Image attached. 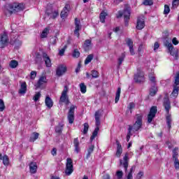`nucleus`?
<instances>
[{"label":"nucleus","mask_w":179,"mask_h":179,"mask_svg":"<svg viewBox=\"0 0 179 179\" xmlns=\"http://www.w3.org/2000/svg\"><path fill=\"white\" fill-rule=\"evenodd\" d=\"M163 106L167 114L166 117V125L169 129H171V122H173V120L171 119V115H170V110H171V103L170 102V99H169V96H165L164 98Z\"/></svg>","instance_id":"nucleus-1"},{"label":"nucleus","mask_w":179,"mask_h":179,"mask_svg":"<svg viewBox=\"0 0 179 179\" xmlns=\"http://www.w3.org/2000/svg\"><path fill=\"white\" fill-rule=\"evenodd\" d=\"M94 117H95V125L96 127L94 130L92 135L90 138L91 142L94 141V139L96 138V136H97L99 134V131H100V124H101L100 118H101V110H99L96 111L94 114Z\"/></svg>","instance_id":"nucleus-2"},{"label":"nucleus","mask_w":179,"mask_h":179,"mask_svg":"<svg viewBox=\"0 0 179 179\" xmlns=\"http://www.w3.org/2000/svg\"><path fill=\"white\" fill-rule=\"evenodd\" d=\"M7 10L10 15L17 13V12H22V10H24V4L19 3L8 4Z\"/></svg>","instance_id":"nucleus-3"},{"label":"nucleus","mask_w":179,"mask_h":179,"mask_svg":"<svg viewBox=\"0 0 179 179\" xmlns=\"http://www.w3.org/2000/svg\"><path fill=\"white\" fill-rule=\"evenodd\" d=\"M135 120V123L133 126H129V128L131 127V131L134 129V131H138L142 128V125H143V113L136 114Z\"/></svg>","instance_id":"nucleus-4"},{"label":"nucleus","mask_w":179,"mask_h":179,"mask_svg":"<svg viewBox=\"0 0 179 179\" xmlns=\"http://www.w3.org/2000/svg\"><path fill=\"white\" fill-rule=\"evenodd\" d=\"M59 103H64L66 106H69V96H68V86L65 85L64 90L62 92V95L60 96Z\"/></svg>","instance_id":"nucleus-5"},{"label":"nucleus","mask_w":179,"mask_h":179,"mask_svg":"<svg viewBox=\"0 0 179 179\" xmlns=\"http://www.w3.org/2000/svg\"><path fill=\"white\" fill-rule=\"evenodd\" d=\"M72 173H73V162L72 159L67 158L65 173L66 176H71Z\"/></svg>","instance_id":"nucleus-6"},{"label":"nucleus","mask_w":179,"mask_h":179,"mask_svg":"<svg viewBox=\"0 0 179 179\" xmlns=\"http://www.w3.org/2000/svg\"><path fill=\"white\" fill-rule=\"evenodd\" d=\"M157 113V106H152L148 115V124L152 123V122L153 121V118L156 117Z\"/></svg>","instance_id":"nucleus-7"},{"label":"nucleus","mask_w":179,"mask_h":179,"mask_svg":"<svg viewBox=\"0 0 179 179\" xmlns=\"http://www.w3.org/2000/svg\"><path fill=\"white\" fill-rule=\"evenodd\" d=\"M120 166H122L124 167V172L128 173V166L129 164V157L127 152L124 155V156L123 157V160L122 159L120 160Z\"/></svg>","instance_id":"nucleus-8"},{"label":"nucleus","mask_w":179,"mask_h":179,"mask_svg":"<svg viewBox=\"0 0 179 179\" xmlns=\"http://www.w3.org/2000/svg\"><path fill=\"white\" fill-rule=\"evenodd\" d=\"M75 108H76V106L72 105L69 110L67 118L70 124L75 121Z\"/></svg>","instance_id":"nucleus-9"},{"label":"nucleus","mask_w":179,"mask_h":179,"mask_svg":"<svg viewBox=\"0 0 179 179\" xmlns=\"http://www.w3.org/2000/svg\"><path fill=\"white\" fill-rule=\"evenodd\" d=\"M8 35L6 33L1 34L0 48H4V47H6V45H8Z\"/></svg>","instance_id":"nucleus-10"},{"label":"nucleus","mask_w":179,"mask_h":179,"mask_svg":"<svg viewBox=\"0 0 179 179\" xmlns=\"http://www.w3.org/2000/svg\"><path fill=\"white\" fill-rule=\"evenodd\" d=\"M122 15L124 16V19H129L131 17V8L126 7L124 9L123 13L119 11L117 17H122Z\"/></svg>","instance_id":"nucleus-11"},{"label":"nucleus","mask_w":179,"mask_h":179,"mask_svg":"<svg viewBox=\"0 0 179 179\" xmlns=\"http://www.w3.org/2000/svg\"><path fill=\"white\" fill-rule=\"evenodd\" d=\"M134 80L136 83H143L145 82V75L141 71H138L136 74L134 75Z\"/></svg>","instance_id":"nucleus-12"},{"label":"nucleus","mask_w":179,"mask_h":179,"mask_svg":"<svg viewBox=\"0 0 179 179\" xmlns=\"http://www.w3.org/2000/svg\"><path fill=\"white\" fill-rule=\"evenodd\" d=\"M47 82H48L47 77H45V76H42L39 78L35 86L36 89H41L44 83H47Z\"/></svg>","instance_id":"nucleus-13"},{"label":"nucleus","mask_w":179,"mask_h":179,"mask_svg":"<svg viewBox=\"0 0 179 179\" xmlns=\"http://www.w3.org/2000/svg\"><path fill=\"white\" fill-rule=\"evenodd\" d=\"M75 26H76V29L74 30V34L77 37H79L80 36L79 31L82 30V25L80 24V20L78 18L75 19Z\"/></svg>","instance_id":"nucleus-14"},{"label":"nucleus","mask_w":179,"mask_h":179,"mask_svg":"<svg viewBox=\"0 0 179 179\" xmlns=\"http://www.w3.org/2000/svg\"><path fill=\"white\" fill-rule=\"evenodd\" d=\"M137 30H142L143 27H145V19L143 17H138L137 19V24H136Z\"/></svg>","instance_id":"nucleus-15"},{"label":"nucleus","mask_w":179,"mask_h":179,"mask_svg":"<svg viewBox=\"0 0 179 179\" xmlns=\"http://www.w3.org/2000/svg\"><path fill=\"white\" fill-rule=\"evenodd\" d=\"M43 59L45 62V66L47 68H51L52 66V64H51V59H50V57L47 53L44 52L42 55Z\"/></svg>","instance_id":"nucleus-16"},{"label":"nucleus","mask_w":179,"mask_h":179,"mask_svg":"<svg viewBox=\"0 0 179 179\" xmlns=\"http://www.w3.org/2000/svg\"><path fill=\"white\" fill-rule=\"evenodd\" d=\"M116 157H121V155H122V145H121V143H120V141L118 140H116Z\"/></svg>","instance_id":"nucleus-17"},{"label":"nucleus","mask_w":179,"mask_h":179,"mask_svg":"<svg viewBox=\"0 0 179 179\" xmlns=\"http://www.w3.org/2000/svg\"><path fill=\"white\" fill-rule=\"evenodd\" d=\"M66 72V67L60 65L57 67L56 70V75L57 76H62Z\"/></svg>","instance_id":"nucleus-18"},{"label":"nucleus","mask_w":179,"mask_h":179,"mask_svg":"<svg viewBox=\"0 0 179 179\" xmlns=\"http://www.w3.org/2000/svg\"><path fill=\"white\" fill-rule=\"evenodd\" d=\"M69 12V5L66 4L63 10L61 12L60 16L62 19H65V17H68V13Z\"/></svg>","instance_id":"nucleus-19"},{"label":"nucleus","mask_w":179,"mask_h":179,"mask_svg":"<svg viewBox=\"0 0 179 179\" xmlns=\"http://www.w3.org/2000/svg\"><path fill=\"white\" fill-rule=\"evenodd\" d=\"M27 92V85L26 82H22L20 85V89L19 90L20 94H24Z\"/></svg>","instance_id":"nucleus-20"},{"label":"nucleus","mask_w":179,"mask_h":179,"mask_svg":"<svg viewBox=\"0 0 179 179\" xmlns=\"http://www.w3.org/2000/svg\"><path fill=\"white\" fill-rule=\"evenodd\" d=\"M172 57H175V59H178V50L174 49V46H172L171 50H168Z\"/></svg>","instance_id":"nucleus-21"},{"label":"nucleus","mask_w":179,"mask_h":179,"mask_svg":"<svg viewBox=\"0 0 179 179\" xmlns=\"http://www.w3.org/2000/svg\"><path fill=\"white\" fill-rule=\"evenodd\" d=\"M73 145L75 148V152L76 153H79V152H80V148L79 147V145H80V143H79V139L78 138H74Z\"/></svg>","instance_id":"nucleus-22"},{"label":"nucleus","mask_w":179,"mask_h":179,"mask_svg":"<svg viewBox=\"0 0 179 179\" xmlns=\"http://www.w3.org/2000/svg\"><path fill=\"white\" fill-rule=\"evenodd\" d=\"M29 170L31 174H35L37 172V163L31 162L29 164Z\"/></svg>","instance_id":"nucleus-23"},{"label":"nucleus","mask_w":179,"mask_h":179,"mask_svg":"<svg viewBox=\"0 0 179 179\" xmlns=\"http://www.w3.org/2000/svg\"><path fill=\"white\" fill-rule=\"evenodd\" d=\"M45 103L48 108H51L52 106H54V102H52V99H51V98L48 96H46L45 99Z\"/></svg>","instance_id":"nucleus-24"},{"label":"nucleus","mask_w":179,"mask_h":179,"mask_svg":"<svg viewBox=\"0 0 179 179\" xmlns=\"http://www.w3.org/2000/svg\"><path fill=\"white\" fill-rule=\"evenodd\" d=\"M38 136H40V134L37 132L32 133L29 138V142H36L38 139Z\"/></svg>","instance_id":"nucleus-25"},{"label":"nucleus","mask_w":179,"mask_h":179,"mask_svg":"<svg viewBox=\"0 0 179 179\" xmlns=\"http://www.w3.org/2000/svg\"><path fill=\"white\" fill-rule=\"evenodd\" d=\"M136 169V166L135 165H134L131 167V169H129V171L127 174V179H134V176H132V173H135Z\"/></svg>","instance_id":"nucleus-26"},{"label":"nucleus","mask_w":179,"mask_h":179,"mask_svg":"<svg viewBox=\"0 0 179 179\" xmlns=\"http://www.w3.org/2000/svg\"><path fill=\"white\" fill-rule=\"evenodd\" d=\"M94 150V145H91L89 146L88 149H87V154L86 156V159H90L91 155L93 153V151Z\"/></svg>","instance_id":"nucleus-27"},{"label":"nucleus","mask_w":179,"mask_h":179,"mask_svg":"<svg viewBox=\"0 0 179 179\" xmlns=\"http://www.w3.org/2000/svg\"><path fill=\"white\" fill-rule=\"evenodd\" d=\"M164 45L165 47H166L168 50H171L172 47H173V44L171 43V42H170V40L169 39H165L164 41Z\"/></svg>","instance_id":"nucleus-28"},{"label":"nucleus","mask_w":179,"mask_h":179,"mask_svg":"<svg viewBox=\"0 0 179 179\" xmlns=\"http://www.w3.org/2000/svg\"><path fill=\"white\" fill-rule=\"evenodd\" d=\"M179 87L177 85H173V90L171 93L173 97H177L178 96Z\"/></svg>","instance_id":"nucleus-29"},{"label":"nucleus","mask_w":179,"mask_h":179,"mask_svg":"<svg viewBox=\"0 0 179 179\" xmlns=\"http://www.w3.org/2000/svg\"><path fill=\"white\" fill-rule=\"evenodd\" d=\"M93 58H94V55L93 54L89 55L85 60V65H88V64H90V62H92V61L93 60Z\"/></svg>","instance_id":"nucleus-30"},{"label":"nucleus","mask_w":179,"mask_h":179,"mask_svg":"<svg viewBox=\"0 0 179 179\" xmlns=\"http://www.w3.org/2000/svg\"><path fill=\"white\" fill-rule=\"evenodd\" d=\"M107 16V13L103 11L100 13L99 15V19H100V22L101 23H104L106 22V17Z\"/></svg>","instance_id":"nucleus-31"},{"label":"nucleus","mask_w":179,"mask_h":179,"mask_svg":"<svg viewBox=\"0 0 179 179\" xmlns=\"http://www.w3.org/2000/svg\"><path fill=\"white\" fill-rule=\"evenodd\" d=\"M121 96V87H118L116 95H115V103H118L120 101V96Z\"/></svg>","instance_id":"nucleus-32"},{"label":"nucleus","mask_w":179,"mask_h":179,"mask_svg":"<svg viewBox=\"0 0 179 179\" xmlns=\"http://www.w3.org/2000/svg\"><path fill=\"white\" fill-rule=\"evenodd\" d=\"M17 65H19V62L16 60H11L9 64L10 68L12 69H15V68H17Z\"/></svg>","instance_id":"nucleus-33"},{"label":"nucleus","mask_w":179,"mask_h":179,"mask_svg":"<svg viewBox=\"0 0 179 179\" xmlns=\"http://www.w3.org/2000/svg\"><path fill=\"white\" fill-rule=\"evenodd\" d=\"M90 45H92V41L90 39L85 40L83 45L85 50H89V48H90Z\"/></svg>","instance_id":"nucleus-34"},{"label":"nucleus","mask_w":179,"mask_h":179,"mask_svg":"<svg viewBox=\"0 0 179 179\" xmlns=\"http://www.w3.org/2000/svg\"><path fill=\"white\" fill-rule=\"evenodd\" d=\"M157 93V87L156 85H152V87L150 90V94L151 96H155Z\"/></svg>","instance_id":"nucleus-35"},{"label":"nucleus","mask_w":179,"mask_h":179,"mask_svg":"<svg viewBox=\"0 0 179 179\" xmlns=\"http://www.w3.org/2000/svg\"><path fill=\"white\" fill-rule=\"evenodd\" d=\"M48 33H50V30L48 28L44 29L42 31V34H41V38H45V37L48 36Z\"/></svg>","instance_id":"nucleus-36"},{"label":"nucleus","mask_w":179,"mask_h":179,"mask_svg":"<svg viewBox=\"0 0 179 179\" xmlns=\"http://www.w3.org/2000/svg\"><path fill=\"white\" fill-rule=\"evenodd\" d=\"M80 90L83 94L86 93L87 87L86 85H85V83H82L80 84Z\"/></svg>","instance_id":"nucleus-37"},{"label":"nucleus","mask_w":179,"mask_h":179,"mask_svg":"<svg viewBox=\"0 0 179 179\" xmlns=\"http://www.w3.org/2000/svg\"><path fill=\"white\" fill-rule=\"evenodd\" d=\"M124 59H125V54L122 53L121 57L118 58V66H121L122 62H124Z\"/></svg>","instance_id":"nucleus-38"},{"label":"nucleus","mask_w":179,"mask_h":179,"mask_svg":"<svg viewBox=\"0 0 179 179\" xmlns=\"http://www.w3.org/2000/svg\"><path fill=\"white\" fill-rule=\"evenodd\" d=\"M3 164H4V166H8L9 165V157H8V155H4L3 157Z\"/></svg>","instance_id":"nucleus-39"},{"label":"nucleus","mask_w":179,"mask_h":179,"mask_svg":"<svg viewBox=\"0 0 179 179\" xmlns=\"http://www.w3.org/2000/svg\"><path fill=\"white\" fill-rule=\"evenodd\" d=\"M91 76L93 79H97L99 77V72L96 70H92L91 71Z\"/></svg>","instance_id":"nucleus-40"},{"label":"nucleus","mask_w":179,"mask_h":179,"mask_svg":"<svg viewBox=\"0 0 179 179\" xmlns=\"http://www.w3.org/2000/svg\"><path fill=\"white\" fill-rule=\"evenodd\" d=\"M149 79L151 83H152V86H156V77L152 76V74H150Z\"/></svg>","instance_id":"nucleus-41"},{"label":"nucleus","mask_w":179,"mask_h":179,"mask_svg":"<svg viewBox=\"0 0 179 179\" xmlns=\"http://www.w3.org/2000/svg\"><path fill=\"white\" fill-rule=\"evenodd\" d=\"M73 58H79L80 57V52L78 49H75L73 52Z\"/></svg>","instance_id":"nucleus-42"},{"label":"nucleus","mask_w":179,"mask_h":179,"mask_svg":"<svg viewBox=\"0 0 179 179\" xmlns=\"http://www.w3.org/2000/svg\"><path fill=\"white\" fill-rule=\"evenodd\" d=\"M143 3L145 6H152L153 5V0H145Z\"/></svg>","instance_id":"nucleus-43"},{"label":"nucleus","mask_w":179,"mask_h":179,"mask_svg":"<svg viewBox=\"0 0 179 179\" xmlns=\"http://www.w3.org/2000/svg\"><path fill=\"white\" fill-rule=\"evenodd\" d=\"M62 124H59L58 126L56 127L55 128V132H57V134H62Z\"/></svg>","instance_id":"nucleus-44"},{"label":"nucleus","mask_w":179,"mask_h":179,"mask_svg":"<svg viewBox=\"0 0 179 179\" xmlns=\"http://www.w3.org/2000/svg\"><path fill=\"white\" fill-rule=\"evenodd\" d=\"M59 15V13H58L57 10H55L53 11V13H52L50 19H55L56 17H58V15Z\"/></svg>","instance_id":"nucleus-45"},{"label":"nucleus","mask_w":179,"mask_h":179,"mask_svg":"<svg viewBox=\"0 0 179 179\" xmlns=\"http://www.w3.org/2000/svg\"><path fill=\"white\" fill-rule=\"evenodd\" d=\"M132 131V127H129V131L127 135V141L129 142V139H131V136H132V133H131Z\"/></svg>","instance_id":"nucleus-46"},{"label":"nucleus","mask_w":179,"mask_h":179,"mask_svg":"<svg viewBox=\"0 0 179 179\" xmlns=\"http://www.w3.org/2000/svg\"><path fill=\"white\" fill-rule=\"evenodd\" d=\"M5 110V103L3 102V100L0 99V113H2Z\"/></svg>","instance_id":"nucleus-47"},{"label":"nucleus","mask_w":179,"mask_h":179,"mask_svg":"<svg viewBox=\"0 0 179 179\" xmlns=\"http://www.w3.org/2000/svg\"><path fill=\"white\" fill-rule=\"evenodd\" d=\"M179 85V73L175 76V82L173 86H178Z\"/></svg>","instance_id":"nucleus-48"},{"label":"nucleus","mask_w":179,"mask_h":179,"mask_svg":"<svg viewBox=\"0 0 179 179\" xmlns=\"http://www.w3.org/2000/svg\"><path fill=\"white\" fill-rule=\"evenodd\" d=\"M87 131H89V123H85L83 129L84 135H86V134H87Z\"/></svg>","instance_id":"nucleus-49"},{"label":"nucleus","mask_w":179,"mask_h":179,"mask_svg":"<svg viewBox=\"0 0 179 179\" xmlns=\"http://www.w3.org/2000/svg\"><path fill=\"white\" fill-rule=\"evenodd\" d=\"M127 45L129 48L134 47V42L132 41V39L128 38L127 41Z\"/></svg>","instance_id":"nucleus-50"},{"label":"nucleus","mask_w":179,"mask_h":179,"mask_svg":"<svg viewBox=\"0 0 179 179\" xmlns=\"http://www.w3.org/2000/svg\"><path fill=\"white\" fill-rule=\"evenodd\" d=\"M164 15H169V13H170V7L169 6V5L164 6Z\"/></svg>","instance_id":"nucleus-51"},{"label":"nucleus","mask_w":179,"mask_h":179,"mask_svg":"<svg viewBox=\"0 0 179 179\" xmlns=\"http://www.w3.org/2000/svg\"><path fill=\"white\" fill-rule=\"evenodd\" d=\"M116 176L117 179H121L122 178V176H124V173L122 172V171H117L116 172Z\"/></svg>","instance_id":"nucleus-52"},{"label":"nucleus","mask_w":179,"mask_h":179,"mask_svg":"<svg viewBox=\"0 0 179 179\" xmlns=\"http://www.w3.org/2000/svg\"><path fill=\"white\" fill-rule=\"evenodd\" d=\"M178 4H179V0H173L172 2V8L173 9H176V8L178 6Z\"/></svg>","instance_id":"nucleus-53"},{"label":"nucleus","mask_w":179,"mask_h":179,"mask_svg":"<svg viewBox=\"0 0 179 179\" xmlns=\"http://www.w3.org/2000/svg\"><path fill=\"white\" fill-rule=\"evenodd\" d=\"M40 97H41V94L40 92H37L34 95L33 100H34L35 101H38V99H40Z\"/></svg>","instance_id":"nucleus-54"},{"label":"nucleus","mask_w":179,"mask_h":179,"mask_svg":"<svg viewBox=\"0 0 179 179\" xmlns=\"http://www.w3.org/2000/svg\"><path fill=\"white\" fill-rule=\"evenodd\" d=\"M36 76H37V72L35 71H32L30 73V78L32 80L36 79Z\"/></svg>","instance_id":"nucleus-55"},{"label":"nucleus","mask_w":179,"mask_h":179,"mask_svg":"<svg viewBox=\"0 0 179 179\" xmlns=\"http://www.w3.org/2000/svg\"><path fill=\"white\" fill-rule=\"evenodd\" d=\"M53 12L54 10H52V8H47L45 13L48 16L50 17V15H52Z\"/></svg>","instance_id":"nucleus-56"},{"label":"nucleus","mask_w":179,"mask_h":179,"mask_svg":"<svg viewBox=\"0 0 179 179\" xmlns=\"http://www.w3.org/2000/svg\"><path fill=\"white\" fill-rule=\"evenodd\" d=\"M65 50H66V45H65L62 49H61L59 51V55L62 57V55H64V54H65Z\"/></svg>","instance_id":"nucleus-57"},{"label":"nucleus","mask_w":179,"mask_h":179,"mask_svg":"<svg viewBox=\"0 0 179 179\" xmlns=\"http://www.w3.org/2000/svg\"><path fill=\"white\" fill-rule=\"evenodd\" d=\"M134 107H135V103L131 102L129 104L128 108L129 110H130L131 114H132V109H134Z\"/></svg>","instance_id":"nucleus-58"},{"label":"nucleus","mask_w":179,"mask_h":179,"mask_svg":"<svg viewBox=\"0 0 179 179\" xmlns=\"http://www.w3.org/2000/svg\"><path fill=\"white\" fill-rule=\"evenodd\" d=\"M174 166L175 168L176 169H179V161H178V158H176V159H174Z\"/></svg>","instance_id":"nucleus-59"},{"label":"nucleus","mask_w":179,"mask_h":179,"mask_svg":"<svg viewBox=\"0 0 179 179\" xmlns=\"http://www.w3.org/2000/svg\"><path fill=\"white\" fill-rule=\"evenodd\" d=\"M143 175H144L143 171L138 172V173L136 176V179L142 178V177H143Z\"/></svg>","instance_id":"nucleus-60"},{"label":"nucleus","mask_w":179,"mask_h":179,"mask_svg":"<svg viewBox=\"0 0 179 179\" xmlns=\"http://www.w3.org/2000/svg\"><path fill=\"white\" fill-rule=\"evenodd\" d=\"M50 44H52L53 45H55L57 44V38H52L50 39Z\"/></svg>","instance_id":"nucleus-61"},{"label":"nucleus","mask_w":179,"mask_h":179,"mask_svg":"<svg viewBox=\"0 0 179 179\" xmlns=\"http://www.w3.org/2000/svg\"><path fill=\"white\" fill-rule=\"evenodd\" d=\"M159 47H160V45L159 44V43L155 42L154 45V51H156V50H157Z\"/></svg>","instance_id":"nucleus-62"},{"label":"nucleus","mask_w":179,"mask_h":179,"mask_svg":"<svg viewBox=\"0 0 179 179\" xmlns=\"http://www.w3.org/2000/svg\"><path fill=\"white\" fill-rule=\"evenodd\" d=\"M177 156H178V153H177V151L173 150V157L174 160H176V159H178Z\"/></svg>","instance_id":"nucleus-63"},{"label":"nucleus","mask_w":179,"mask_h":179,"mask_svg":"<svg viewBox=\"0 0 179 179\" xmlns=\"http://www.w3.org/2000/svg\"><path fill=\"white\" fill-rule=\"evenodd\" d=\"M172 43L173 44H174V45H177L179 42L177 41V38H173L172 39Z\"/></svg>","instance_id":"nucleus-64"}]
</instances>
